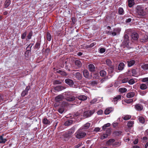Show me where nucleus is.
Instances as JSON below:
<instances>
[{"instance_id": "obj_15", "label": "nucleus", "mask_w": 148, "mask_h": 148, "mask_svg": "<svg viewBox=\"0 0 148 148\" xmlns=\"http://www.w3.org/2000/svg\"><path fill=\"white\" fill-rule=\"evenodd\" d=\"M73 75L76 79L77 80H80L82 79V76L81 73L79 72H77L73 74Z\"/></svg>"}, {"instance_id": "obj_35", "label": "nucleus", "mask_w": 148, "mask_h": 148, "mask_svg": "<svg viewBox=\"0 0 148 148\" xmlns=\"http://www.w3.org/2000/svg\"><path fill=\"white\" fill-rule=\"evenodd\" d=\"M138 119L140 123L144 124L145 122L144 118L143 116H138Z\"/></svg>"}, {"instance_id": "obj_53", "label": "nucleus", "mask_w": 148, "mask_h": 148, "mask_svg": "<svg viewBox=\"0 0 148 148\" xmlns=\"http://www.w3.org/2000/svg\"><path fill=\"white\" fill-rule=\"evenodd\" d=\"M64 110V107H62L61 108H60L58 109V112L61 113L62 114L63 113V112Z\"/></svg>"}, {"instance_id": "obj_24", "label": "nucleus", "mask_w": 148, "mask_h": 148, "mask_svg": "<svg viewBox=\"0 0 148 148\" xmlns=\"http://www.w3.org/2000/svg\"><path fill=\"white\" fill-rule=\"evenodd\" d=\"M128 3L129 7L132 8L134 5V0H128Z\"/></svg>"}, {"instance_id": "obj_14", "label": "nucleus", "mask_w": 148, "mask_h": 148, "mask_svg": "<svg viewBox=\"0 0 148 148\" xmlns=\"http://www.w3.org/2000/svg\"><path fill=\"white\" fill-rule=\"evenodd\" d=\"M30 88V86H27L25 88V89L21 93V95L22 97H24L28 93V91L29 90Z\"/></svg>"}, {"instance_id": "obj_54", "label": "nucleus", "mask_w": 148, "mask_h": 148, "mask_svg": "<svg viewBox=\"0 0 148 148\" xmlns=\"http://www.w3.org/2000/svg\"><path fill=\"white\" fill-rule=\"evenodd\" d=\"M128 83L130 84H133L135 83L134 80L133 79H131L128 81Z\"/></svg>"}, {"instance_id": "obj_41", "label": "nucleus", "mask_w": 148, "mask_h": 148, "mask_svg": "<svg viewBox=\"0 0 148 148\" xmlns=\"http://www.w3.org/2000/svg\"><path fill=\"white\" fill-rule=\"evenodd\" d=\"M100 76L102 77H104L106 75V73L104 70H101L100 72Z\"/></svg>"}, {"instance_id": "obj_16", "label": "nucleus", "mask_w": 148, "mask_h": 148, "mask_svg": "<svg viewBox=\"0 0 148 148\" xmlns=\"http://www.w3.org/2000/svg\"><path fill=\"white\" fill-rule=\"evenodd\" d=\"M143 106L140 104L138 103L135 105L134 108L135 109L138 111H141L143 109Z\"/></svg>"}, {"instance_id": "obj_34", "label": "nucleus", "mask_w": 148, "mask_h": 148, "mask_svg": "<svg viewBox=\"0 0 148 148\" xmlns=\"http://www.w3.org/2000/svg\"><path fill=\"white\" fill-rule=\"evenodd\" d=\"M134 123V121H128L127 124V126L129 127H131L133 126Z\"/></svg>"}, {"instance_id": "obj_20", "label": "nucleus", "mask_w": 148, "mask_h": 148, "mask_svg": "<svg viewBox=\"0 0 148 148\" xmlns=\"http://www.w3.org/2000/svg\"><path fill=\"white\" fill-rule=\"evenodd\" d=\"M73 123V121L72 120L69 119L66 121L64 124L66 126H69L72 124Z\"/></svg>"}, {"instance_id": "obj_7", "label": "nucleus", "mask_w": 148, "mask_h": 148, "mask_svg": "<svg viewBox=\"0 0 148 148\" xmlns=\"http://www.w3.org/2000/svg\"><path fill=\"white\" fill-rule=\"evenodd\" d=\"M41 42V39H39L37 40L35 46L33 47L34 49H39L40 46Z\"/></svg>"}, {"instance_id": "obj_39", "label": "nucleus", "mask_w": 148, "mask_h": 148, "mask_svg": "<svg viewBox=\"0 0 148 148\" xmlns=\"http://www.w3.org/2000/svg\"><path fill=\"white\" fill-rule=\"evenodd\" d=\"M121 144V143L120 141L116 142L112 144L113 147H119Z\"/></svg>"}, {"instance_id": "obj_11", "label": "nucleus", "mask_w": 148, "mask_h": 148, "mask_svg": "<svg viewBox=\"0 0 148 148\" xmlns=\"http://www.w3.org/2000/svg\"><path fill=\"white\" fill-rule=\"evenodd\" d=\"M139 37L138 34L137 32H134L132 33L131 38L133 40H137Z\"/></svg>"}, {"instance_id": "obj_38", "label": "nucleus", "mask_w": 148, "mask_h": 148, "mask_svg": "<svg viewBox=\"0 0 148 148\" xmlns=\"http://www.w3.org/2000/svg\"><path fill=\"white\" fill-rule=\"evenodd\" d=\"M90 123H87L84 124L82 127V129L84 130H86L88 129L90 127Z\"/></svg>"}, {"instance_id": "obj_6", "label": "nucleus", "mask_w": 148, "mask_h": 148, "mask_svg": "<svg viewBox=\"0 0 148 148\" xmlns=\"http://www.w3.org/2000/svg\"><path fill=\"white\" fill-rule=\"evenodd\" d=\"M120 31L119 29L114 28V29L113 31H109L107 32V33L110 35H112L113 36H114L116 35L117 33L119 32Z\"/></svg>"}, {"instance_id": "obj_51", "label": "nucleus", "mask_w": 148, "mask_h": 148, "mask_svg": "<svg viewBox=\"0 0 148 148\" xmlns=\"http://www.w3.org/2000/svg\"><path fill=\"white\" fill-rule=\"evenodd\" d=\"M97 101V99H94L90 101V103L91 104H94L96 103Z\"/></svg>"}, {"instance_id": "obj_29", "label": "nucleus", "mask_w": 148, "mask_h": 148, "mask_svg": "<svg viewBox=\"0 0 148 148\" xmlns=\"http://www.w3.org/2000/svg\"><path fill=\"white\" fill-rule=\"evenodd\" d=\"M115 141V140L113 139H111L108 140L106 143V144L108 145H110Z\"/></svg>"}, {"instance_id": "obj_52", "label": "nucleus", "mask_w": 148, "mask_h": 148, "mask_svg": "<svg viewBox=\"0 0 148 148\" xmlns=\"http://www.w3.org/2000/svg\"><path fill=\"white\" fill-rule=\"evenodd\" d=\"M106 64L109 66H110L111 65V62L110 59L106 60Z\"/></svg>"}, {"instance_id": "obj_32", "label": "nucleus", "mask_w": 148, "mask_h": 148, "mask_svg": "<svg viewBox=\"0 0 148 148\" xmlns=\"http://www.w3.org/2000/svg\"><path fill=\"white\" fill-rule=\"evenodd\" d=\"M140 88L141 90H145L147 88V85L145 84H141L140 86Z\"/></svg>"}, {"instance_id": "obj_44", "label": "nucleus", "mask_w": 148, "mask_h": 148, "mask_svg": "<svg viewBox=\"0 0 148 148\" xmlns=\"http://www.w3.org/2000/svg\"><path fill=\"white\" fill-rule=\"evenodd\" d=\"M109 136L108 134H103L101 137V139L103 140Z\"/></svg>"}, {"instance_id": "obj_22", "label": "nucleus", "mask_w": 148, "mask_h": 148, "mask_svg": "<svg viewBox=\"0 0 148 148\" xmlns=\"http://www.w3.org/2000/svg\"><path fill=\"white\" fill-rule=\"evenodd\" d=\"M42 123L44 124L49 125L50 123V121L47 118H44L42 120Z\"/></svg>"}, {"instance_id": "obj_43", "label": "nucleus", "mask_w": 148, "mask_h": 148, "mask_svg": "<svg viewBox=\"0 0 148 148\" xmlns=\"http://www.w3.org/2000/svg\"><path fill=\"white\" fill-rule=\"evenodd\" d=\"M141 67L144 70H148V64H143L141 66Z\"/></svg>"}, {"instance_id": "obj_61", "label": "nucleus", "mask_w": 148, "mask_h": 148, "mask_svg": "<svg viewBox=\"0 0 148 148\" xmlns=\"http://www.w3.org/2000/svg\"><path fill=\"white\" fill-rule=\"evenodd\" d=\"M147 137L146 136L143 137L142 139V140H143L145 142H147Z\"/></svg>"}, {"instance_id": "obj_30", "label": "nucleus", "mask_w": 148, "mask_h": 148, "mask_svg": "<svg viewBox=\"0 0 148 148\" xmlns=\"http://www.w3.org/2000/svg\"><path fill=\"white\" fill-rule=\"evenodd\" d=\"M64 87L62 86H58L54 88L55 90L57 91H60L64 89Z\"/></svg>"}, {"instance_id": "obj_33", "label": "nucleus", "mask_w": 148, "mask_h": 148, "mask_svg": "<svg viewBox=\"0 0 148 148\" xmlns=\"http://www.w3.org/2000/svg\"><path fill=\"white\" fill-rule=\"evenodd\" d=\"M121 96H117L114 98L113 101H114V103L116 104V101L119 100H120L121 99Z\"/></svg>"}, {"instance_id": "obj_26", "label": "nucleus", "mask_w": 148, "mask_h": 148, "mask_svg": "<svg viewBox=\"0 0 148 148\" xmlns=\"http://www.w3.org/2000/svg\"><path fill=\"white\" fill-rule=\"evenodd\" d=\"M4 134H3L2 135L0 136V143H5L6 141H7L6 139H4L3 138V136Z\"/></svg>"}, {"instance_id": "obj_23", "label": "nucleus", "mask_w": 148, "mask_h": 148, "mask_svg": "<svg viewBox=\"0 0 148 148\" xmlns=\"http://www.w3.org/2000/svg\"><path fill=\"white\" fill-rule=\"evenodd\" d=\"M83 75L86 78H89V73L87 70H84L83 72Z\"/></svg>"}, {"instance_id": "obj_21", "label": "nucleus", "mask_w": 148, "mask_h": 148, "mask_svg": "<svg viewBox=\"0 0 148 148\" xmlns=\"http://www.w3.org/2000/svg\"><path fill=\"white\" fill-rule=\"evenodd\" d=\"M88 69L89 71L92 72H94L95 71V67L93 64H90L88 65Z\"/></svg>"}, {"instance_id": "obj_42", "label": "nucleus", "mask_w": 148, "mask_h": 148, "mask_svg": "<svg viewBox=\"0 0 148 148\" xmlns=\"http://www.w3.org/2000/svg\"><path fill=\"white\" fill-rule=\"evenodd\" d=\"M47 34V40L49 41L51 40V35L48 32H47L46 33Z\"/></svg>"}, {"instance_id": "obj_17", "label": "nucleus", "mask_w": 148, "mask_h": 148, "mask_svg": "<svg viewBox=\"0 0 148 148\" xmlns=\"http://www.w3.org/2000/svg\"><path fill=\"white\" fill-rule=\"evenodd\" d=\"M42 51L43 55H45V56H47L50 52V49L49 48H47L45 49L44 48H43L42 49Z\"/></svg>"}, {"instance_id": "obj_49", "label": "nucleus", "mask_w": 148, "mask_h": 148, "mask_svg": "<svg viewBox=\"0 0 148 148\" xmlns=\"http://www.w3.org/2000/svg\"><path fill=\"white\" fill-rule=\"evenodd\" d=\"M127 89L125 88L119 89V92L121 93L125 92L127 91Z\"/></svg>"}, {"instance_id": "obj_62", "label": "nucleus", "mask_w": 148, "mask_h": 148, "mask_svg": "<svg viewBox=\"0 0 148 148\" xmlns=\"http://www.w3.org/2000/svg\"><path fill=\"white\" fill-rule=\"evenodd\" d=\"M100 130V129L99 127H97L94 129V131L96 132H97L99 131Z\"/></svg>"}, {"instance_id": "obj_40", "label": "nucleus", "mask_w": 148, "mask_h": 148, "mask_svg": "<svg viewBox=\"0 0 148 148\" xmlns=\"http://www.w3.org/2000/svg\"><path fill=\"white\" fill-rule=\"evenodd\" d=\"M62 83V81L60 80H55L53 82V84L54 85L60 84Z\"/></svg>"}, {"instance_id": "obj_59", "label": "nucleus", "mask_w": 148, "mask_h": 148, "mask_svg": "<svg viewBox=\"0 0 148 148\" xmlns=\"http://www.w3.org/2000/svg\"><path fill=\"white\" fill-rule=\"evenodd\" d=\"M97 84V81H94L92 82L91 83V84L92 86H95Z\"/></svg>"}, {"instance_id": "obj_45", "label": "nucleus", "mask_w": 148, "mask_h": 148, "mask_svg": "<svg viewBox=\"0 0 148 148\" xmlns=\"http://www.w3.org/2000/svg\"><path fill=\"white\" fill-rule=\"evenodd\" d=\"M132 116L130 115H126L124 117H123V119L125 120H128L131 118Z\"/></svg>"}, {"instance_id": "obj_63", "label": "nucleus", "mask_w": 148, "mask_h": 148, "mask_svg": "<svg viewBox=\"0 0 148 148\" xmlns=\"http://www.w3.org/2000/svg\"><path fill=\"white\" fill-rule=\"evenodd\" d=\"M96 43L95 42H94L91 43L90 45V48H92V47H93L95 45H96Z\"/></svg>"}, {"instance_id": "obj_27", "label": "nucleus", "mask_w": 148, "mask_h": 148, "mask_svg": "<svg viewBox=\"0 0 148 148\" xmlns=\"http://www.w3.org/2000/svg\"><path fill=\"white\" fill-rule=\"evenodd\" d=\"M11 1L10 0H6L5 2L4 5L5 8H7L8 7L10 4Z\"/></svg>"}, {"instance_id": "obj_10", "label": "nucleus", "mask_w": 148, "mask_h": 148, "mask_svg": "<svg viewBox=\"0 0 148 148\" xmlns=\"http://www.w3.org/2000/svg\"><path fill=\"white\" fill-rule=\"evenodd\" d=\"M64 96L62 95H59L55 98V100L57 102L60 103L64 99Z\"/></svg>"}, {"instance_id": "obj_1", "label": "nucleus", "mask_w": 148, "mask_h": 148, "mask_svg": "<svg viewBox=\"0 0 148 148\" xmlns=\"http://www.w3.org/2000/svg\"><path fill=\"white\" fill-rule=\"evenodd\" d=\"M146 12L140 5H138L136 8L135 15L138 18H141L146 15Z\"/></svg>"}, {"instance_id": "obj_57", "label": "nucleus", "mask_w": 148, "mask_h": 148, "mask_svg": "<svg viewBox=\"0 0 148 148\" xmlns=\"http://www.w3.org/2000/svg\"><path fill=\"white\" fill-rule=\"evenodd\" d=\"M129 81V79L128 78H124L122 79V83H125Z\"/></svg>"}, {"instance_id": "obj_48", "label": "nucleus", "mask_w": 148, "mask_h": 148, "mask_svg": "<svg viewBox=\"0 0 148 148\" xmlns=\"http://www.w3.org/2000/svg\"><path fill=\"white\" fill-rule=\"evenodd\" d=\"M110 123H107L104 125L102 127V129L103 130H105L106 129V127H110Z\"/></svg>"}, {"instance_id": "obj_3", "label": "nucleus", "mask_w": 148, "mask_h": 148, "mask_svg": "<svg viewBox=\"0 0 148 148\" xmlns=\"http://www.w3.org/2000/svg\"><path fill=\"white\" fill-rule=\"evenodd\" d=\"M74 132V130H73V128H71V129L66 131V132L63 134L64 138L67 139H69L71 137L72 134H73Z\"/></svg>"}, {"instance_id": "obj_55", "label": "nucleus", "mask_w": 148, "mask_h": 148, "mask_svg": "<svg viewBox=\"0 0 148 148\" xmlns=\"http://www.w3.org/2000/svg\"><path fill=\"white\" fill-rule=\"evenodd\" d=\"M106 51V49L103 48H101L99 49V52L101 53H103Z\"/></svg>"}, {"instance_id": "obj_31", "label": "nucleus", "mask_w": 148, "mask_h": 148, "mask_svg": "<svg viewBox=\"0 0 148 148\" xmlns=\"http://www.w3.org/2000/svg\"><path fill=\"white\" fill-rule=\"evenodd\" d=\"M119 14L123 15L124 14L125 12L123 9L122 8H119L118 10Z\"/></svg>"}, {"instance_id": "obj_8", "label": "nucleus", "mask_w": 148, "mask_h": 148, "mask_svg": "<svg viewBox=\"0 0 148 148\" xmlns=\"http://www.w3.org/2000/svg\"><path fill=\"white\" fill-rule=\"evenodd\" d=\"M65 82L70 87L73 86L74 84L73 80L69 78L65 79Z\"/></svg>"}, {"instance_id": "obj_56", "label": "nucleus", "mask_w": 148, "mask_h": 148, "mask_svg": "<svg viewBox=\"0 0 148 148\" xmlns=\"http://www.w3.org/2000/svg\"><path fill=\"white\" fill-rule=\"evenodd\" d=\"M31 51L26 50V51L25 53V56H29L31 55Z\"/></svg>"}, {"instance_id": "obj_47", "label": "nucleus", "mask_w": 148, "mask_h": 148, "mask_svg": "<svg viewBox=\"0 0 148 148\" xmlns=\"http://www.w3.org/2000/svg\"><path fill=\"white\" fill-rule=\"evenodd\" d=\"M27 35V32L25 31L21 35V38L22 39H24L25 38V37Z\"/></svg>"}, {"instance_id": "obj_50", "label": "nucleus", "mask_w": 148, "mask_h": 148, "mask_svg": "<svg viewBox=\"0 0 148 148\" xmlns=\"http://www.w3.org/2000/svg\"><path fill=\"white\" fill-rule=\"evenodd\" d=\"M61 102L62 104H61L62 107H63L64 106H67L68 105V103L66 102V101H62Z\"/></svg>"}, {"instance_id": "obj_9", "label": "nucleus", "mask_w": 148, "mask_h": 148, "mask_svg": "<svg viewBox=\"0 0 148 148\" xmlns=\"http://www.w3.org/2000/svg\"><path fill=\"white\" fill-rule=\"evenodd\" d=\"M70 92H67L66 93V95L68 96L66 97V101H72L74 100L75 99L74 96L73 95H70Z\"/></svg>"}, {"instance_id": "obj_19", "label": "nucleus", "mask_w": 148, "mask_h": 148, "mask_svg": "<svg viewBox=\"0 0 148 148\" xmlns=\"http://www.w3.org/2000/svg\"><path fill=\"white\" fill-rule=\"evenodd\" d=\"M75 64L77 66V69H79L82 66V64L80 61L78 60H77L75 61Z\"/></svg>"}, {"instance_id": "obj_5", "label": "nucleus", "mask_w": 148, "mask_h": 148, "mask_svg": "<svg viewBox=\"0 0 148 148\" xmlns=\"http://www.w3.org/2000/svg\"><path fill=\"white\" fill-rule=\"evenodd\" d=\"M54 71L55 73H58L60 74L62 77L66 76L68 75L67 73L64 71L63 70H59L54 69Z\"/></svg>"}, {"instance_id": "obj_46", "label": "nucleus", "mask_w": 148, "mask_h": 148, "mask_svg": "<svg viewBox=\"0 0 148 148\" xmlns=\"http://www.w3.org/2000/svg\"><path fill=\"white\" fill-rule=\"evenodd\" d=\"M33 35V32L32 31L30 32L28 34L27 36V39L28 40L31 39L32 38V37Z\"/></svg>"}, {"instance_id": "obj_36", "label": "nucleus", "mask_w": 148, "mask_h": 148, "mask_svg": "<svg viewBox=\"0 0 148 148\" xmlns=\"http://www.w3.org/2000/svg\"><path fill=\"white\" fill-rule=\"evenodd\" d=\"M134 92H131L127 93L126 96L127 97L131 98L134 97Z\"/></svg>"}, {"instance_id": "obj_28", "label": "nucleus", "mask_w": 148, "mask_h": 148, "mask_svg": "<svg viewBox=\"0 0 148 148\" xmlns=\"http://www.w3.org/2000/svg\"><path fill=\"white\" fill-rule=\"evenodd\" d=\"M135 62V61L134 60H132L130 61H127V63L128 66L129 67L131 66L134 65Z\"/></svg>"}, {"instance_id": "obj_13", "label": "nucleus", "mask_w": 148, "mask_h": 148, "mask_svg": "<svg viewBox=\"0 0 148 148\" xmlns=\"http://www.w3.org/2000/svg\"><path fill=\"white\" fill-rule=\"evenodd\" d=\"M148 40V36L145 35H143V37L140 39V42L143 43L147 42Z\"/></svg>"}, {"instance_id": "obj_12", "label": "nucleus", "mask_w": 148, "mask_h": 148, "mask_svg": "<svg viewBox=\"0 0 148 148\" xmlns=\"http://www.w3.org/2000/svg\"><path fill=\"white\" fill-rule=\"evenodd\" d=\"M93 112L90 110H88L85 112L83 114V116L84 117H88L91 116V115L93 114Z\"/></svg>"}, {"instance_id": "obj_60", "label": "nucleus", "mask_w": 148, "mask_h": 148, "mask_svg": "<svg viewBox=\"0 0 148 148\" xmlns=\"http://www.w3.org/2000/svg\"><path fill=\"white\" fill-rule=\"evenodd\" d=\"M142 81L143 82H148V77L143 78Z\"/></svg>"}, {"instance_id": "obj_18", "label": "nucleus", "mask_w": 148, "mask_h": 148, "mask_svg": "<svg viewBox=\"0 0 148 148\" xmlns=\"http://www.w3.org/2000/svg\"><path fill=\"white\" fill-rule=\"evenodd\" d=\"M77 98L79 100L81 101H85L87 99V97L84 95H80Z\"/></svg>"}, {"instance_id": "obj_58", "label": "nucleus", "mask_w": 148, "mask_h": 148, "mask_svg": "<svg viewBox=\"0 0 148 148\" xmlns=\"http://www.w3.org/2000/svg\"><path fill=\"white\" fill-rule=\"evenodd\" d=\"M133 99H129L128 100H125V102L127 103H130L132 102L133 101Z\"/></svg>"}, {"instance_id": "obj_37", "label": "nucleus", "mask_w": 148, "mask_h": 148, "mask_svg": "<svg viewBox=\"0 0 148 148\" xmlns=\"http://www.w3.org/2000/svg\"><path fill=\"white\" fill-rule=\"evenodd\" d=\"M124 64L123 62L120 63L119 64V65L118 67V69L119 70H122L124 68Z\"/></svg>"}, {"instance_id": "obj_25", "label": "nucleus", "mask_w": 148, "mask_h": 148, "mask_svg": "<svg viewBox=\"0 0 148 148\" xmlns=\"http://www.w3.org/2000/svg\"><path fill=\"white\" fill-rule=\"evenodd\" d=\"M113 110V109L112 108H107L104 111V113L106 114H109Z\"/></svg>"}, {"instance_id": "obj_2", "label": "nucleus", "mask_w": 148, "mask_h": 148, "mask_svg": "<svg viewBox=\"0 0 148 148\" xmlns=\"http://www.w3.org/2000/svg\"><path fill=\"white\" fill-rule=\"evenodd\" d=\"M86 134V133L83 132L80 129H79L75 133V136L76 138L78 139H80L85 137Z\"/></svg>"}, {"instance_id": "obj_64", "label": "nucleus", "mask_w": 148, "mask_h": 148, "mask_svg": "<svg viewBox=\"0 0 148 148\" xmlns=\"http://www.w3.org/2000/svg\"><path fill=\"white\" fill-rule=\"evenodd\" d=\"M32 48L30 47L29 45H28L26 49L27 50L31 51Z\"/></svg>"}, {"instance_id": "obj_4", "label": "nucleus", "mask_w": 148, "mask_h": 148, "mask_svg": "<svg viewBox=\"0 0 148 148\" xmlns=\"http://www.w3.org/2000/svg\"><path fill=\"white\" fill-rule=\"evenodd\" d=\"M130 42L129 36L127 34L124 35L123 36V40L122 42L123 45L126 47H128Z\"/></svg>"}]
</instances>
